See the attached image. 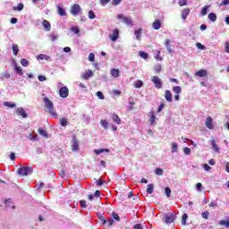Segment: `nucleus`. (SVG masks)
<instances>
[{"instance_id":"obj_22","label":"nucleus","mask_w":229,"mask_h":229,"mask_svg":"<svg viewBox=\"0 0 229 229\" xmlns=\"http://www.w3.org/2000/svg\"><path fill=\"white\" fill-rule=\"evenodd\" d=\"M111 117L114 123H116L117 124H121V118H119V115H117L116 114H113Z\"/></svg>"},{"instance_id":"obj_31","label":"nucleus","mask_w":229,"mask_h":229,"mask_svg":"<svg viewBox=\"0 0 229 229\" xmlns=\"http://www.w3.org/2000/svg\"><path fill=\"white\" fill-rule=\"evenodd\" d=\"M219 225L221 226H225V228H229V220H220Z\"/></svg>"},{"instance_id":"obj_7","label":"nucleus","mask_w":229,"mask_h":229,"mask_svg":"<svg viewBox=\"0 0 229 229\" xmlns=\"http://www.w3.org/2000/svg\"><path fill=\"white\" fill-rule=\"evenodd\" d=\"M109 38L112 42H115L119 38V29H114L111 34H109Z\"/></svg>"},{"instance_id":"obj_27","label":"nucleus","mask_w":229,"mask_h":229,"mask_svg":"<svg viewBox=\"0 0 229 229\" xmlns=\"http://www.w3.org/2000/svg\"><path fill=\"white\" fill-rule=\"evenodd\" d=\"M211 146L214 151L219 152V147H217V144L216 143V140H212L211 141Z\"/></svg>"},{"instance_id":"obj_12","label":"nucleus","mask_w":229,"mask_h":229,"mask_svg":"<svg viewBox=\"0 0 229 229\" xmlns=\"http://www.w3.org/2000/svg\"><path fill=\"white\" fill-rule=\"evenodd\" d=\"M208 72H207V70H199L198 72H196L195 76H198V78H205L206 76H208Z\"/></svg>"},{"instance_id":"obj_64","label":"nucleus","mask_w":229,"mask_h":229,"mask_svg":"<svg viewBox=\"0 0 229 229\" xmlns=\"http://www.w3.org/2000/svg\"><path fill=\"white\" fill-rule=\"evenodd\" d=\"M225 53H229V42L225 43Z\"/></svg>"},{"instance_id":"obj_41","label":"nucleus","mask_w":229,"mask_h":229,"mask_svg":"<svg viewBox=\"0 0 229 229\" xmlns=\"http://www.w3.org/2000/svg\"><path fill=\"white\" fill-rule=\"evenodd\" d=\"M100 123H101V126H103L105 128V130H106V128H108V121L101 120Z\"/></svg>"},{"instance_id":"obj_5","label":"nucleus","mask_w":229,"mask_h":229,"mask_svg":"<svg viewBox=\"0 0 229 229\" xmlns=\"http://www.w3.org/2000/svg\"><path fill=\"white\" fill-rule=\"evenodd\" d=\"M70 13L74 16L80 15V13H81V6L78 4H72L70 9Z\"/></svg>"},{"instance_id":"obj_18","label":"nucleus","mask_w":229,"mask_h":229,"mask_svg":"<svg viewBox=\"0 0 229 229\" xmlns=\"http://www.w3.org/2000/svg\"><path fill=\"white\" fill-rule=\"evenodd\" d=\"M0 80L1 81H3L4 80H10V73L8 72L0 73Z\"/></svg>"},{"instance_id":"obj_30","label":"nucleus","mask_w":229,"mask_h":229,"mask_svg":"<svg viewBox=\"0 0 229 229\" xmlns=\"http://www.w3.org/2000/svg\"><path fill=\"white\" fill-rule=\"evenodd\" d=\"M24 10V4H19L17 7H13L14 12H22Z\"/></svg>"},{"instance_id":"obj_45","label":"nucleus","mask_w":229,"mask_h":229,"mask_svg":"<svg viewBox=\"0 0 229 229\" xmlns=\"http://www.w3.org/2000/svg\"><path fill=\"white\" fill-rule=\"evenodd\" d=\"M165 106V104L161 103L159 106L157 107V114H160L164 110V107Z\"/></svg>"},{"instance_id":"obj_20","label":"nucleus","mask_w":229,"mask_h":229,"mask_svg":"<svg viewBox=\"0 0 229 229\" xmlns=\"http://www.w3.org/2000/svg\"><path fill=\"white\" fill-rule=\"evenodd\" d=\"M134 35L138 40H140L142 37V29H138L134 31Z\"/></svg>"},{"instance_id":"obj_43","label":"nucleus","mask_w":229,"mask_h":229,"mask_svg":"<svg viewBox=\"0 0 229 229\" xmlns=\"http://www.w3.org/2000/svg\"><path fill=\"white\" fill-rule=\"evenodd\" d=\"M21 65H23V67H28V65H30V62H28L26 59L22 58L21 60Z\"/></svg>"},{"instance_id":"obj_51","label":"nucleus","mask_w":229,"mask_h":229,"mask_svg":"<svg viewBox=\"0 0 229 229\" xmlns=\"http://www.w3.org/2000/svg\"><path fill=\"white\" fill-rule=\"evenodd\" d=\"M71 31H72L73 33H75V35H78V33H80V29L78 27H72L71 29Z\"/></svg>"},{"instance_id":"obj_63","label":"nucleus","mask_w":229,"mask_h":229,"mask_svg":"<svg viewBox=\"0 0 229 229\" xmlns=\"http://www.w3.org/2000/svg\"><path fill=\"white\" fill-rule=\"evenodd\" d=\"M134 229H142V225L140 224H136L134 226H133Z\"/></svg>"},{"instance_id":"obj_28","label":"nucleus","mask_w":229,"mask_h":229,"mask_svg":"<svg viewBox=\"0 0 229 229\" xmlns=\"http://www.w3.org/2000/svg\"><path fill=\"white\" fill-rule=\"evenodd\" d=\"M173 91L174 92V94L180 95L182 94V87L175 86L173 88Z\"/></svg>"},{"instance_id":"obj_58","label":"nucleus","mask_w":229,"mask_h":229,"mask_svg":"<svg viewBox=\"0 0 229 229\" xmlns=\"http://www.w3.org/2000/svg\"><path fill=\"white\" fill-rule=\"evenodd\" d=\"M80 203H81V207L82 208H87V201H85V200H81Z\"/></svg>"},{"instance_id":"obj_4","label":"nucleus","mask_w":229,"mask_h":229,"mask_svg":"<svg viewBox=\"0 0 229 229\" xmlns=\"http://www.w3.org/2000/svg\"><path fill=\"white\" fill-rule=\"evenodd\" d=\"M117 19L123 20V24H126V26H133V20L131 17H126L123 14H118Z\"/></svg>"},{"instance_id":"obj_47","label":"nucleus","mask_w":229,"mask_h":229,"mask_svg":"<svg viewBox=\"0 0 229 229\" xmlns=\"http://www.w3.org/2000/svg\"><path fill=\"white\" fill-rule=\"evenodd\" d=\"M203 219H208V216H210V213L208 211L202 212L201 214Z\"/></svg>"},{"instance_id":"obj_50","label":"nucleus","mask_w":229,"mask_h":229,"mask_svg":"<svg viewBox=\"0 0 229 229\" xmlns=\"http://www.w3.org/2000/svg\"><path fill=\"white\" fill-rule=\"evenodd\" d=\"M154 71H156V72H160L162 71V65L157 64V65L154 67Z\"/></svg>"},{"instance_id":"obj_3","label":"nucleus","mask_w":229,"mask_h":229,"mask_svg":"<svg viewBox=\"0 0 229 229\" xmlns=\"http://www.w3.org/2000/svg\"><path fill=\"white\" fill-rule=\"evenodd\" d=\"M31 173H33V167L30 166H23L18 170V174H20L21 176H28V174H31Z\"/></svg>"},{"instance_id":"obj_61","label":"nucleus","mask_w":229,"mask_h":229,"mask_svg":"<svg viewBox=\"0 0 229 229\" xmlns=\"http://www.w3.org/2000/svg\"><path fill=\"white\" fill-rule=\"evenodd\" d=\"M38 79L39 81H46V80H47V79L46 78V76H44V75H39V76L38 77Z\"/></svg>"},{"instance_id":"obj_52","label":"nucleus","mask_w":229,"mask_h":229,"mask_svg":"<svg viewBox=\"0 0 229 229\" xmlns=\"http://www.w3.org/2000/svg\"><path fill=\"white\" fill-rule=\"evenodd\" d=\"M196 47L198 49H200L201 51H205V46H203L201 43H197Z\"/></svg>"},{"instance_id":"obj_34","label":"nucleus","mask_w":229,"mask_h":229,"mask_svg":"<svg viewBox=\"0 0 229 229\" xmlns=\"http://www.w3.org/2000/svg\"><path fill=\"white\" fill-rule=\"evenodd\" d=\"M13 51L14 56H17V55L19 54V46L17 44L13 45Z\"/></svg>"},{"instance_id":"obj_38","label":"nucleus","mask_w":229,"mask_h":229,"mask_svg":"<svg viewBox=\"0 0 229 229\" xmlns=\"http://www.w3.org/2000/svg\"><path fill=\"white\" fill-rule=\"evenodd\" d=\"M209 8H210V5H205L201 10V15H207V12H208Z\"/></svg>"},{"instance_id":"obj_10","label":"nucleus","mask_w":229,"mask_h":229,"mask_svg":"<svg viewBox=\"0 0 229 229\" xmlns=\"http://www.w3.org/2000/svg\"><path fill=\"white\" fill-rule=\"evenodd\" d=\"M80 148V144L78 143V140L76 139V136L72 137V151H78Z\"/></svg>"},{"instance_id":"obj_59","label":"nucleus","mask_w":229,"mask_h":229,"mask_svg":"<svg viewBox=\"0 0 229 229\" xmlns=\"http://www.w3.org/2000/svg\"><path fill=\"white\" fill-rule=\"evenodd\" d=\"M183 153L185 155H191V149L186 147V148H183Z\"/></svg>"},{"instance_id":"obj_2","label":"nucleus","mask_w":229,"mask_h":229,"mask_svg":"<svg viewBox=\"0 0 229 229\" xmlns=\"http://www.w3.org/2000/svg\"><path fill=\"white\" fill-rule=\"evenodd\" d=\"M163 219L166 225H169L174 222V219H176V215L174 213H166L164 215Z\"/></svg>"},{"instance_id":"obj_26","label":"nucleus","mask_w":229,"mask_h":229,"mask_svg":"<svg viewBox=\"0 0 229 229\" xmlns=\"http://www.w3.org/2000/svg\"><path fill=\"white\" fill-rule=\"evenodd\" d=\"M58 14L61 15V17L65 16V9L62 8L60 5H57Z\"/></svg>"},{"instance_id":"obj_9","label":"nucleus","mask_w":229,"mask_h":229,"mask_svg":"<svg viewBox=\"0 0 229 229\" xmlns=\"http://www.w3.org/2000/svg\"><path fill=\"white\" fill-rule=\"evenodd\" d=\"M205 125L208 127V130H214V122L212 120V117L208 116L206 118Z\"/></svg>"},{"instance_id":"obj_11","label":"nucleus","mask_w":229,"mask_h":229,"mask_svg":"<svg viewBox=\"0 0 229 229\" xmlns=\"http://www.w3.org/2000/svg\"><path fill=\"white\" fill-rule=\"evenodd\" d=\"M16 114H17V115H21V117H23V119H26V117H28V114H26V110H24V108H22V107L17 108Z\"/></svg>"},{"instance_id":"obj_46","label":"nucleus","mask_w":229,"mask_h":229,"mask_svg":"<svg viewBox=\"0 0 229 229\" xmlns=\"http://www.w3.org/2000/svg\"><path fill=\"white\" fill-rule=\"evenodd\" d=\"M15 71L18 74L22 75V68H21V66H17V64H15Z\"/></svg>"},{"instance_id":"obj_1","label":"nucleus","mask_w":229,"mask_h":229,"mask_svg":"<svg viewBox=\"0 0 229 229\" xmlns=\"http://www.w3.org/2000/svg\"><path fill=\"white\" fill-rule=\"evenodd\" d=\"M43 101L45 104L44 106L46 108L45 112H47V114L52 115V117H54L55 119H57L58 114L56 113V110L55 109V104L53 103V101H51L48 98H44Z\"/></svg>"},{"instance_id":"obj_17","label":"nucleus","mask_w":229,"mask_h":229,"mask_svg":"<svg viewBox=\"0 0 229 229\" xmlns=\"http://www.w3.org/2000/svg\"><path fill=\"white\" fill-rule=\"evenodd\" d=\"M42 24L46 31H51V23H49L47 20H44Z\"/></svg>"},{"instance_id":"obj_19","label":"nucleus","mask_w":229,"mask_h":229,"mask_svg":"<svg viewBox=\"0 0 229 229\" xmlns=\"http://www.w3.org/2000/svg\"><path fill=\"white\" fill-rule=\"evenodd\" d=\"M37 59L38 60H47V61H49V60H51V56H49L47 55L40 54V55H38Z\"/></svg>"},{"instance_id":"obj_24","label":"nucleus","mask_w":229,"mask_h":229,"mask_svg":"<svg viewBox=\"0 0 229 229\" xmlns=\"http://www.w3.org/2000/svg\"><path fill=\"white\" fill-rule=\"evenodd\" d=\"M208 17L212 22H216V21H217V15L214 13H210Z\"/></svg>"},{"instance_id":"obj_42","label":"nucleus","mask_w":229,"mask_h":229,"mask_svg":"<svg viewBox=\"0 0 229 229\" xmlns=\"http://www.w3.org/2000/svg\"><path fill=\"white\" fill-rule=\"evenodd\" d=\"M189 216H187V214H183L182 215V225H185L187 224V219H188Z\"/></svg>"},{"instance_id":"obj_14","label":"nucleus","mask_w":229,"mask_h":229,"mask_svg":"<svg viewBox=\"0 0 229 229\" xmlns=\"http://www.w3.org/2000/svg\"><path fill=\"white\" fill-rule=\"evenodd\" d=\"M157 116L155 115L154 112L150 113V117L148 119V122L150 123L151 126H155L157 124Z\"/></svg>"},{"instance_id":"obj_25","label":"nucleus","mask_w":229,"mask_h":229,"mask_svg":"<svg viewBox=\"0 0 229 229\" xmlns=\"http://www.w3.org/2000/svg\"><path fill=\"white\" fill-rule=\"evenodd\" d=\"M119 69H112L111 70V75L114 77V78H119Z\"/></svg>"},{"instance_id":"obj_8","label":"nucleus","mask_w":229,"mask_h":229,"mask_svg":"<svg viewBox=\"0 0 229 229\" xmlns=\"http://www.w3.org/2000/svg\"><path fill=\"white\" fill-rule=\"evenodd\" d=\"M59 95L60 98H68L69 96V89H67V87H63L59 89Z\"/></svg>"},{"instance_id":"obj_32","label":"nucleus","mask_w":229,"mask_h":229,"mask_svg":"<svg viewBox=\"0 0 229 229\" xmlns=\"http://www.w3.org/2000/svg\"><path fill=\"white\" fill-rule=\"evenodd\" d=\"M152 26L154 30H160V26H161L160 21L157 20L154 21Z\"/></svg>"},{"instance_id":"obj_39","label":"nucleus","mask_w":229,"mask_h":229,"mask_svg":"<svg viewBox=\"0 0 229 229\" xmlns=\"http://www.w3.org/2000/svg\"><path fill=\"white\" fill-rule=\"evenodd\" d=\"M155 173L157 176H162L164 174V170L162 168H157Z\"/></svg>"},{"instance_id":"obj_49","label":"nucleus","mask_w":229,"mask_h":229,"mask_svg":"<svg viewBox=\"0 0 229 229\" xmlns=\"http://www.w3.org/2000/svg\"><path fill=\"white\" fill-rule=\"evenodd\" d=\"M112 216L114 217V219H115V221H121V217H119V215H117V213L113 212Z\"/></svg>"},{"instance_id":"obj_13","label":"nucleus","mask_w":229,"mask_h":229,"mask_svg":"<svg viewBox=\"0 0 229 229\" xmlns=\"http://www.w3.org/2000/svg\"><path fill=\"white\" fill-rule=\"evenodd\" d=\"M165 99H166V101H168V103H173V94H171L170 90H165Z\"/></svg>"},{"instance_id":"obj_56","label":"nucleus","mask_w":229,"mask_h":229,"mask_svg":"<svg viewBox=\"0 0 229 229\" xmlns=\"http://www.w3.org/2000/svg\"><path fill=\"white\" fill-rule=\"evenodd\" d=\"M187 4V0H179V6H185Z\"/></svg>"},{"instance_id":"obj_57","label":"nucleus","mask_w":229,"mask_h":229,"mask_svg":"<svg viewBox=\"0 0 229 229\" xmlns=\"http://www.w3.org/2000/svg\"><path fill=\"white\" fill-rule=\"evenodd\" d=\"M229 0H224L221 2L220 6H228Z\"/></svg>"},{"instance_id":"obj_33","label":"nucleus","mask_w":229,"mask_h":229,"mask_svg":"<svg viewBox=\"0 0 229 229\" xmlns=\"http://www.w3.org/2000/svg\"><path fill=\"white\" fill-rule=\"evenodd\" d=\"M38 133L39 135H42L43 137H45L46 139H47V131L42 128L38 129Z\"/></svg>"},{"instance_id":"obj_16","label":"nucleus","mask_w":229,"mask_h":229,"mask_svg":"<svg viewBox=\"0 0 229 229\" xmlns=\"http://www.w3.org/2000/svg\"><path fill=\"white\" fill-rule=\"evenodd\" d=\"M190 13H191V9H189V8L183 9L182 12V19H183V21H185V19H187V17L189 16Z\"/></svg>"},{"instance_id":"obj_37","label":"nucleus","mask_w":229,"mask_h":229,"mask_svg":"<svg viewBox=\"0 0 229 229\" xmlns=\"http://www.w3.org/2000/svg\"><path fill=\"white\" fill-rule=\"evenodd\" d=\"M4 106H8V108H15V103H13V102H4Z\"/></svg>"},{"instance_id":"obj_48","label":"nucleus","mask_w":229,"mask_h":229,"mask_svg":"<svg viewBox=\"0 0 229 229\" xmlns=\"http://www.w3.org/2000/svg\"><path fill=\"white\" fill-rule=\"evenodd\" d=\"M96 95L98 96V99H105V95H103V92L98 91Z\"/></svg>"},{"instance_id":"obj_29","label":"nucleus","mask_w":229,"mask_h":229,"mask_svg":"<svg viewBox=\"0 0 229 229\" xmlns=\"http://www.w3.org/2000/svg\"><path fill=\"white\" fill-rule=\"evenodd\" d=\"M154 189H155V185H153V183L148 184L147 189L148 194H153Z\"/></svg>"},{"instance_id":"obj_6","label":"nucleus","mask_w":229,"mask_h":229,"mask_svg":"<svg viewBox=\"0 0 229 229\" xmlns=\"http://www.w3.org/2000/svg\"><path fill=\"white\" fill-rule=\"evenodd\" d=\"M151 81L154 83L156 89H162V80L158 76L151 77Z\"/></svg>"},{"instance_id":"obj_21","label":"nucleus","mask_w":229,"mask_h":229,"mask_svg":"<svg viewBox=\"0 0 229 229\" xmlns=\"http://www.w3.org/2000/svg\"><path fill=\"white\" fill-rule=\"evenodd\" d=\"M109 153L110 149L108 148H100V149H95L94 153H96V155H101V153Z\"/></svg>"},{"instance_id":"obj_55","label":"nucleus","mask_w":229,"mask_h":229,"mask_svg":"<svg viewBox=\"0 0 229 229\" xmlns=\"http://www.w3.org/2000/svg\"><path fill=\"white\" fill-rule=\"evenodd\" d=\"M89 19H96V14L94 13L93 11L89 12Z\"/></svg>"},{"instance_id":"obj_44","label":"nucleus","mask_w":229,"mask_h":229,"mask_svg":"<svg viewBox=\"0 0 229 229\" xmlns=\"http://www.w3.org/2000/svg\"><path fill=\"white\" fill-rule=\"evenodd\" d=\"M165 196L167 198L171 197V188H169V187L165 188Z\"/></svg>"},{"instance_id":"obj_35","label":"nucleus","mask_w":229,"mask_h":229,"mask_svg":"<svg viewBox=\"0 0 229 229\" xmlns=\"http://www.w3.org/2000/svg\"><path fill=\"white\" fill-rule=\"evenodd\" d=\"M139 55L141 57V58H144V60H148L149 55L146 52H143V51H140L139 52Z\"/></svg>"},{"instance_id":"obj_60","label":"nucleus","mask_w":229,"mask_h":229,"mask_svg":"<svg viewBox=\"0 0 229 229\" xmlns=\"http://www.w3.org/2000/svg\"><path fill=\"white\" fill-rule=\"evenodd\" d=\"M203 187V184H201V182H198L196 184V189L197 191H201V188Z\"/></svg>"},{"instance_id":"obj_62","label":"nucleus","mask_w":229,"mask_h":229,"mask_svg":"<svg viewBox=\"0 0 229 229\" xmlns=\"http://www.w3.org/2000/svg\"><path fill=\"white\" fill-rule=\"evenodd\" d=\"M203 168L205 169V171H210L212 169V167H210L208 164H205L203 165Z\"/></svg>"},{"instance_id":"obj_15","label":"nucleus","mask_w":229,"mask_h":229,"mask_svg":"<svg viewBox=\"0 0 229 229\" xmlns=\"http://www.w3.org/2000/svg\"><path fill=\"white\" fill-rule=\"evenodd\" d=\"M94 76V72L91 70H89L87 72L82 74L81 78L83 80H89V78H92Z\"/></svg>"},{"instance_id":"obj_36","label":"nucleus","mask_w":229,"mask_h":229,"mask_svg":"<svg viewBox=\"0 0 229 229\" xmlns=\"http://www.w3.org/2000/svg\"><path fill=\"white\" fill-rule=\"evenodd\" d=\"M144 86V81H137L135 83H134V87L135 89H140L141 87Z\"/></svg>"},{"instance_id":"obj_40","label":"nucleus","mask_w":229,"mask_h":229,"mask_svg":"<svg viewBox=\"0 0 229 229\" xmlns=\"http://www.w3.org/2000/svg\"><path fill=\"white\" fill-rule=\"evenodd\" d=\"M67 124H69L67 118H61V126H67Z\"/></svg>"},{"instance_id":"obj_53","label":"nucleus","mask_w":229,"mask_h":229,"mask_svg":"<svg viewBox=\"0 0 229 229\" xmlns=\"http://www.w3.org/2000/svg\"><path fill=\"white\" fill-rule=\"evenodd\" d=\"M95 58H96V55H94V53H90L89 55V62H94Z\"/></svg>"},{"instance_id":"obj_23","label":"nucleus","mask_w":229,"mask_h":229,"mask_svg":"<svg viewBox=\"0 0 229 229\" xmlns=\"http://www.w3.org/2000/svg\"><path fill=\"white\" fill-rule=\"evenodd\" d=\"M171 148H172V153H178V143L177 142L171 143Z\"/></svg>"},{"instance_id":"obj_54","label":"nucleus","mask_w":229,"mask_h":229,"mask_svg":"<svg viewBox=\"0 0 229 229\" xmlns=\"http://www.w3.org/2000/svg\"><path fill=\"white\" fill-rule=\"evenodd\" d=\"M123 0H112L113 6H117V4H121Z\"/></svg>"}]
</instances>
